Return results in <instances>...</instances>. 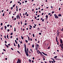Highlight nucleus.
Wrapping results in <instances>:
<instances>
[{"label":"nucleus","instance_id":"nucleus-1","mask_svg":"<svg viewBox=\"0 0 63 63\" xmlns=\"http://www.w3.org/2000/svg\"><path fill=\"white\" fill-rule=\"evenodd\" d=\"M24 46L25 47L24 51L25 53H26V55L27 56H29V54L28 53H27V50L26 49V46L25 44H24Z\"/></svg>","mask_w":63,"mask_h":63},{"label":"nucleus","instance_id":"nucleus-2","mask_svg":"<svg viewBox=\"0 0 63 63\" xmlns=\"http://www.w3.org/2000/svg\"><path fill=\"white\" fill-rule=\"evenodd\" d=\"M21 62V60L19 59H18L17 62V63H20Z\"/></svg>","mask_w":63,"mask_h":63},{"label":"nucleus","instance_id":"nucleus-3","mask_svg":"<svg viewBox=\"0 0 63 63\" xmlns=\"http://www.w3.org/2000/svg\"><path fill=\"white\" fill-rule=\"evenodd\" d=\"M60 43L61 44V45H62V44L63 43V41H62V39H60Z\"/></svg>","mask_w":63,"mask_h":63},{"label":"nucleus","instance_id":"nucleus-4","mask_svg":"<svg viewBox=\"0 0 63 63\" xmlns=\"http://www.w3.org/2000/svg\"><path fill=\"white\" fill-rule=\"evenodd\" d=\"M38 51H39L38 52H39V53L40 54H41V56H43V54H42V53L40 51H39V50H38Z\"/></svg>","mask_w":63,"mask_h":63},{"label":"nucleus","instance_id":"nucleus-5","mask_svg":"<svg viewBox=\"0 0 63 63\" xmlns=\"http://www.w3.org/2000/svg\"><path fill=\"white\" fill-rule=\"evenodd\" d=\"M55 18H58V17L57 15H56L55 16Z\"/></svg>","mask_w":63,"mask_h":63},{"label":"nucleus","instance_id":"nucleus-6","mask_svg":"<svg viewBox=\"0 0 63 63\" xmlns=\"http://www.w3.org/2000/svg\"><path fill=\"white\" fill-rule=\"evenodd\" d=\"M58 40V39H57V36H56V42H58V40Z\"/></svg>","mask_w":63,"mask_h":63},{"label":"nucleus","instance_id":"nucleus-7","mask_svg":"<svg viewBox=\"0 0 63 63\" xmlns=\"http://www.w3.org/2000/svg\"><path fill=\"white\" fill-rule=\"evenodd\" d=\"M18 48L19 49V47H20V45H19V44H18Z\"/></svg>","mask_w":63,"mask_h":63},{"label":"nucleus","instance_id":"nucleus-8","mask_svg":"<svg viewBox=\"0 0 63 63\" xmlns=\"http://www.w3.org/2000/svg\"><path fill=\"white\" fill-rule=\"evenodd\" d=\"M40 28H38L37 29L38 31H38V32H40Z\"/></svg>","mask_w":63,"mask_h":63},{"label":"nucleus","instance_id":"nucleus-9","mask_svg":"<svg viewBox=\"0 0 63 63\" xmlns=\"http://www.w3.org/2000/svg\"><path fill=\"white\" fill-rule=\"evenodd\" d=\"M29 61L30 63H31V60L30 59H29Z\"/></svg>","mask_w":63,"mask_h":63},{"label":"nucleus","instance_id":"nucleus-10","mask_svg":"<svg viewBox=\"0 0 63 63\" xmlns=\"http://www.w3.org/2000/svg\"><path fill=\"white\" fill-rule=\"evenodd\" d=\"M60 33V32H58V33H57V35L58 36V35H59Z\"/></svg>","mask_w":63,"mask_h":63},{"label":"nucleus","instance_id":"nucleus-11","mask_svg":"<svg viewBox=\"0 0 63 63\" xmlns=\"http://www.w3.org/2000/svg\"><path fill=\"white\" fill-rule=\"evenodd\" d=\"M9 36L8 34H7V38L8 39H9V38L8 37Z\"/></svg>","mask_w":63,"mask_h":63},{"label":"nucleus","instance_id":"nucleus-12","mask_svg":"<svg viewBox=\"0 0 63 63\" xmlns=\"http://www.w3.org/2000/svg\"><path fill=\"white\" fill-rule=\"evenodd\" d=\"M61 16V15L60 14H59L58 15V16Z\"/></svg>","mask_w":63,"mask_h":63},{"label":"nucleus","instance_id":"nucleus-13","mask_svg":"<svg viewBox=\"0 0 63 63\" xmlns=\"http://www.w3.org/2000/svg\"><path fill=\"white\" fill-rule=\"evenodd\" d=\"M36 44V45H37L38 48H39V45H38V44Z\"/></svg>","mask_w":63,"mask_h":63},{"label":"nucleus","instance_id":"nucleus-14","mask_svg":"<svg viewBox=\"0 0 63 63\" xmlns=\"http://www.w3.org/2000/svg\"><path fill=\"white\" fill-rule=\"evenodd\" d=\"M17 52H18V53H19V54H20V52H19V51H17Z\"/></svg>","mask_w":63,"mask_h":63},{"label":"nucleus","instance_id":"nucleus-15","mask_svg":"<svg viewBox=\"0 0 63 63\" xmlns=\"http://www.w3.org/2000/svg\"><path fill=\"white\" fill-rule=\"evenodd\" d=\"M21 38L22 40L24 39L23 37H22V36H21Z\"/></svg>","mask_w":63,"mask_h":63},{"label":"nucleus","instance_id":"nucleus-16","mask_svg":"<svg viewBox=\"0 0 63 63\" xmlns=\"http://www.w3.org/2000/svg\"><path fill=\"white\" fill-rule=\"evenodd\" d=\"M57 57H58L57 56H56L54 57V58H57Z\"/></svg>","mask_w":63,"mask_h":63},{"label":"nucleus","instance_id":"nucleus-17","mask_svg":"<svg viewBox=\"0 0 63 63\" xmlns=\"http://www.w3.org/2000/svg\"><path fill=\"white\" fill-rule=\"evenodd\" d=\"M32 47H34V45L33 44L32 45Z\"/></svg>","mask_w":63,"mask_h":63},{"label":"nucleus","instance_id":"nucleus-18","mask_svg":"<svg viewBox=\"0 0 63 63\" xmlns=\"http://www.w3.org/2000/svg\"><path fill=\"white\" fill-rule=\"evenodd\" d=\"M28 41H30V38H29V36L28 37Z\"/></svg>","mask_w":63,"mask_h":63},{"label":"nucleus","instance_id":"nucleus-19","mask_svg":"<svg viewBox=\"0 0 63 63\" xmlns=\"http://www.w3.org/2000/svg\"><path fill=\"white\" fill-rule=\"evenodd\" d=\"M61 47L62 49H63V47L62 46V44H61Z\"/></svg>","mask_w":63,"mask_h":63},{"label":"nucleus","instance_id":"nucleus-20","mask_svg":"<svg viewBox=\"0 0 63 63\" xmlns=\"http://www.w3.org/2000/svg\"><path fill=\"white\" fill-rule=\"evenodd\" d=\"M56 42H57V43H57V45H59V42H58H58L57 41H56Z\"/></svg>","mask_w":63,"mask_h":63},{"label":"nucleus","instance_id":"nucleus-21","mask_svg":"<svg viewBox=\"0 0 63 63\" xmlns=\"http://www.w3.org/2000/svg\"><path fill=\"white\" fill-rule=\"evenodd\" d=\"M16 17L17 19H18V15H17V16H16Z\"/></svg>","mask_w":63,"mask_h":63},{"label":"nucleus","instance_id":"nucleus-22","mask_svg":"<svg viewBox=\"0 0 63 63\" xmlns=\"http://www.w3.org/2000/svg\"><path fill=\"white\" fill-rule=\"evenodd\" d=\"M46 17L47 18H48V15H46Z\"/></svg>","mask_w":63,"mask_h":63},{"label":"nucleus","instance_id":"nucleus-23","mask_svg":"<svg viewBox=\"0 0 63 63\" xmlns=\"http://www.w3.org/2000/svg\"><path fill=\"white\" fill-rule=\"evenodd\" d=\"M16 5V4H15L13 6V8H14V7H15V5Z\"/></svg>","mask_w":63,"mask_h":63},{"label":"nucleus","instance_id":"nucleus-24","mask_svg":"<svg viewBox=\"0 0 63 63\" xmlns=\"http://www.w3.org/2000/svg\"><path fill=\"white\" fill-rule=\"evenodd\" d=\"M3 27H2L1 28H0L1 30H3Z\"/></svg>","mask_w":63,"mask_h":63},{"label":"nucleus","instance_id":"nucleus-25","mask_svg":"<svg viewBox=\"0 0 63 63\" xmlns=\"http://www.w3.org/2000/svg\"><path fill=\"white\" fill-rule=\"evenodd\" d=\"M10 25L9 24V25H7V27H8L9 26H10Z\"/></svg>","mask_w":63,"mask_h":63},{"label":"nucleus","instance_id":"nucleus-26","mask_svg":"<svg viewBox=\"0 0 63 63\" xmlns=\"http://www.w3.org/2000/svg\"><path fill=\"white\" fill-rule=\"evenodd\" d=\"M25 41L26 42V43H28V41H27V40H26Z\"/></svg>","mask_w":63,"mask_h":63},{"label":"nucleus","instance_id":"nucleus-27","mask_svg":"<svg viewBox=\"0 0 63 63\" xmlns=\"http://www.w3.org/2000/svg\"><path fill=\"white\" fill-rule=\"evenodd\" d=\"M57 60H61L59 59V58L57 59Z\"/></svg>","mask_w":63,"mask_h":63},{"label":"nucleus","instance_id":"nucleus-28","mask_svg":"<svg viewBox=\"0 0 63 63\" xmlns=\"http://www.w3.org/2000/svg\"><path fill=\"white\" fill-rule=\"evenodd\" d=\"M2 25H3V23H1V26H2Z\"/></svg>","mask_w":63,"mask_h":63},{"label":"nucleus","instance_id":"nucleus-29","mask_svg":"<svg viewBox=\"0 0 63 63\" xmlns=\"http://www.w3.org/2000/svg\"><path fill=\"white\" fill-rule=\"evenodd\" d=\"M61 9V8H59V11H60V9Z\"/></svg>","mask_w":63,"mask_h":63},{"label":"nucleus","instance_id":"nucleus-30","mask_svg":"<svg viewBox=\"0 0 63 63\" xmlns=\"http://www.w3.org/2000/svg\"><path fill=\"white\" fill-rule=\"evenodd\" d=\"M4 28H7V26H4Z\"/></svg>","mask_w":63,"mask_h":63},{"label":"nucleus","instance_id":"nucleus-31","mask_svg":"<svg viewBox=\"0 0 63 63\" xmlns=\"http://www.w3.org/2000/svg\"><path fill=\"white\" fill-rule=\"evenodd\" d=\"M45 55H46V56H47V54L45 53L44 54Z\"/></svg>","mask_w":63,"mask_h":63},{"label":"nucleus","instance_id":"nucleus-32","mask_svg":"<svg viewBox=\"0 0 63 63\" xmlns=\"http://www.w3.org/2000/svg\"><path fill=\"white\" fill-rule=\"evenodd\" d=\"M3 50H4V51H6V50H5V49H3Z\"/></svg>","mask_w":63,"mask_h":63},{"label":"nucleus","instance_id":"nucleus-33","mask_svg":"<svg viewBox=\"0 0 63 63\" xmlns=\"http://www.w3.org/2000/svg\"><path fill=\"white\" fill-rule=\"evenodd\" d=\"M29 26H30V27H31V28H32V26H31V25H30Z\"/></svg>","mask_w":63,"mask_h":63},{"label":"nucleus","instance_id":"nucleus-34","mask_svg":"<svg viewBox=\"0 0 63 63\" xmlns=\"http://www.w3.org/2000/svg\"><path fill=\"white\" fill-rule=\"evenodd\" d=\"M6 47H7V48H8L9 47V46L7 45H6Z\"/></svg>","mask_w":63,"mask_h":63},{"label":"nucleus","instance_id":"nucleus-35","mask_svg":"<svg viewBox=\"0 0 63 63\" xmlns=\"http://www.w3.org/2000/svg\"><path fill=\"white\" fill-rule=\"evenodd\" d=\"M5 15V13H3L2 15V16H4V15Z\"/></svg>","mask_w":63,"mask_h":63},{"label":"nucleus","instance_id":"nucleus-36","mask_svg":"<svg viewBox=\"0 0 63 63\" xmlns=\"http://www.w3.org/2000/svg\"><path fill=\"white\" fill-rule=\"evenodd\" d=\"M7 59H8L7 58H5V60H7Z\"/></svg>","mask_w":63,"mask_h":63},{"label":"nucleus","instance_id":"nucleus-37","mask_svg":"<svg viewBox=\"0 0 63 63\" xmlns=\"http://www.w3.org/2000/svg\"><path fill=\"white\" fill-rule=\"evenodd\" d=\"M42 53H43V54H44V55H45V53L43 52H42Z\"/></svg>","mask_w":63,"mask_h":63},{"label":"nucleus","instance_id":"nucleus-38","mask_svg":"<svg viewBox=\"0 0 63 63\" xmlns=\"http://www.w3.org/2000/svg\"><path fill=\"white\" fill-rule=\"evenodd\" d=\"M13 34V32H11L10 35H12Z\"/></svg>","mask_w":63,"mask_h":63},{"label":"nucleus","instance_id":"nucleus-39","mask_svg":"<svg viewBox=\"0 0 63 63\" xmlns=\"http://www.w3.org/2000/svg\"><path fill=\"white\" fill-rule=\"evenodd\" d=\"M16 31V28H14V31L15 32Z\"/></svg>","mask_w":63,"mask_h":63},{"label":"nucleus","instance_id":"nucleus-40","mask_svg":"<svg viewBox=\"0 0 63 63\" xmlns=\"http://www.w3.org/2000/svg\"><path fill=\"white\" fill-rule=\"evenodd\" d=\"M32 35H33V37H34L35 35H34V34H33Z\"/></svg>","mask_w":63,"mask_h":63},{"label":"nucleus","instance_id":"nucleus-41","mask_svg":"<svg viewBox=\"0 0 63 63\" xmlns=\"http://www.w3.org/2000/svg\"><path fill=\"white\" fill-rule=\"evenodd\" d=\"M27 51H29V50H28V48H27Z\"/></svg>","mask_w":63,"mask_h":63},{"label":"nucleus","instance_id":"nucleus-42","mask_svg":"<svg viewBox=\"0 0 63 63\" xmlns=\"http://www.w3.org/2000/svg\"><path fill=\"white\" fill-rule=\"evenodd\" d=\"M27 12H26V13H25V15H27Z\"/></svg>","mask_w":63,"mask_h":63},{"label":"nucleus","instance_id":"nucleus-43","mask_svg":"<svg viewBox=\"0 0 63 63\" xmlns=\"http://www.w3.org/2000/svg\"><path fill=\"white\" fill-rule=\"evenodd\" d=\"M18 19H20V17L19 16H18Z\"/></svg>","mask_w":63,"mask_h":63},{"label":"nucleus","instance_id":"nucleus-44","mask_svg":"<svg viewBox=\"0 0 63 63\" xmlns=\"http://www.w3.org/2000/svg\"><path fill=\"white\" fill-rule=\"evenodd\" d=\"M19 15L20 16H21V13H20Z\"/></svg>","mask_w":63,"mask_h":63},{"label":"nucleus","instance_id":"nucleus-45","mask_svg":"<svg viewBox=\"0 0 63 63\" xmlns=\"http://www.w3.org/2000/svg\"><path fill=\"white\" fill-rule=\"evenodd\" d=\"M27 23H25V25H27Z\"/></svg>","mask_w":63,"mask_h":63},{"label":"nucleus","instance_id":"nucleus-46","mask_svg":"<svg viewBox=\"0 0 63 63\" xmlns=\"http://www.w3.org/2000/svg\"><path fill=\"white\" fill-rule=\"evenodd\" d=\"M40 16L39 15H38L37 16V17H40Z\"/></svg>","mask_w":63,"mask_h":63},{"label":"nucleus","instance_id":"nucleus-47","mask_svg":"<svg viewBox=\"0 0 63 63\" xmlns=\"http://www.w3.org/2000/svg\"><path fill=\"white\" fill-rule=\"evenodd\" d=\"M7 31H8V32H9V31H10V30L8 29L7 30Z\"/></svg>","mask_w":63,"mask_h":63},{"label":"nucleus","instance_id":"nucleus-48","mask_svg":"<svg viewBox=\"0 0 63 63\" xmlns=\"http://www.w3.org/2000/svg\"><path fill=\"white\" fill-rule=\"evenodd\" d=\"M54 11H53L52 12V14H53V13H54Z\"/></svg>","mask_w":63,"mask_h":63},{"label":"nucleus","instance_id":"nucleus-49","mask_svg":"<svg viewBox=\"0 0 63 63\" xmlns=\"http://www.w3.org/2000/svg\"><path fill=\"white\" fill-rule=\"evenodd\" d=\"M11 49H12V50H14V49H13V48H11Z\"/></svg>","mask_w":63,"mask_h":63},{"label":"nucleus","instance_id":"nucleus-50","mask_svg":"<svg viewBox=\"0 0 63 63\" xmlns=\"http://www.w3.org/2000/svg\"><path fill=\"white\" fill-rule=\"evenodd\" d=\"M42 34V33H39V35H41Z\"/></svg>","mask_w":63,"mask_h":63},{"label":"nucleus","instance_id":"nucleus-51","mask_svg":"<svg viewBox=\"0 0 63 63\" xmlns=\"http://www.w3.org/2000/svg\"><path fill=\"white\" fill-rule=\"evenodd\" d=\"M63 31V28H62V30H61V31Z\"/></svg>","mask_w":63,"mask_h":63},{"label":"nucleus","instance_id":"nucleus-52","mask_svg":"<svg viewBox=\"0 0 63 63\" xmlns=\"http://www.w3.org/2000/svg\"><path fill=\"white\" fill-rule=\"evenodd\" d=\"M53 61L54 62V63H55V61L54 60H53Z\"/></svg>","mask_w":63,"mask_h":63},{"label":"nucleus","instance_id":"nucleus-53","mask_svg":"<svg viewBox=\"0 0 63 63\" xmlns=\"http://www.w3.org/2000/svg\"><path fill=\"white\" fill-rule=\"evenodd\" d=\"M13 7H12L11 8V10H13Z\"/></svg>","mask_w":63,"mask_h":63},{"label":"nucleus","instance_id":"nucleus-54","mask_svg":"<svg viewBox=\"0 0 63 63\" xmlns=\"http://www.w3.org/2000/svg\"><path fill=\"white\" fill-rule=\"evenodd\" d=\"M14 45L15 47H16V44H15V43H14Z\"/></svg>","mask_w":63,"mask_h":63},{"label":"nucleus","instance_id":"nucleus-55","mask_svg":"<svg viewBox=\"0 0 63 63\" xmlns=\"http://www.w3.org/2000/svg\"><path fill=\"white\" fill-rule=\"evenodd\" d=\"M50 14H51V13H50L48 14V15H50Z\"/></svg>","mask_w":63,"mask_h":63},{"label":"nucleus","instance_id":"nucleus-56","mask_svg":"<svg viewBox=\"0 0 63 63\" xmlns=\"http://www.w3.org/2000/svg\"><path fill=\"white\" fill-rule=\"evenodd\" d=\"M12 2H13V1H10V3H12Z\"/></svg>","mask_w":63,"mask_h":63},{"label":"nucleus","instance_id":"nucleus-57","mask_svg":"<svg viewBox=\"0 0 63 63\" xmlns=\"http://www.w3.org/2000/svg\"><path fill=\"white\" fill-rule=\"evenodd\" d=\"M5 44H7V41H5Z\"/></svg>","mask_w":63,"mask_h":63},{"label":"nucleus","instance_id":"nucleus-58","mask_svg":"<svg viewBox=\"0 0 63 63\" xmlns=\"http://www.w3.org/2000/svg\"><path fill=\"white\" fill-rule=\"evenodd\" d=\"M12 37H13V36H10V38H12Z\"/></svg>","mask_w":63,"mask_h":63},{"label":"nucleus","instance_id":"nucleus-59","mask_svg":"<svg viewBox=\"0 0 63 63\" xmlns=\"http://www.w3.org/2000/svg\"><path fill=\"white\" fill-rule=\"evenodd\" d=\"M15 43H17V41H16V40H15Z\"/></svg>","mask_w":63,"mask_h":63},{"label":"nucleus","instance_id":"nucleus-60","mask_svg":"<svg viewBox=\"0 0 63 63\" xmlns=\"http://www.w3.org/2000/svg\"><path fill=\"white\" fill-rule=\"evenodd\" d=\"M17 3H20V2L19 1H18L17 2Z\"/></svg>","mask_w":63,"mask_h":63},{"label":"nucleus","instance_id":"nucleus-61","mask_svg":"<svg viewBox=\"0 0 63 63\" xmlns=\"http://www.w3.org/2000/svg\"><path fill=\"white\" fill-rule=\"evenodd\" d=\"M16 40L17 41L18 39V38H17L16 39Z\"/></svg>","mask_w":63,"mask_h":63},{"label":"nucleus","instance_id":"nucleus-62","mask_svg":"<svg viewBox=\"0 0 63 63\" xmlns=\"http://www.w3.org/2000/svg\"><path fill=\"white\" fill-rule=\"evenodd\" d=\"M20 43L21 44H22V41H21L20 42Z\"/></svg>","mask_w":63,"mask_h":63},{"label":"nucleus","instance_id":"nucleus-63","mask_svg":"<svg viewBox=\"0 0 63 63\" xmlns=\"http://www.w3.org/2000/svg\"><path fill=\"white\" fill-rule=\"evenodd\" d=\"M14 20H16V18H14Z\"/></svg>","mask_w":63,"mask_h":63},{"label":"nucleus","instance_id":"nucleus-64","mask_svg":"<svg viewBox=\"0 0 63 63\" xmlns=\"http://www.w3.org/2000/svg\"><path fill=\"white\" fill-rule=\"evenodd\" d=\"M51 62L52 63H54V62H53V61H51Z\"/></svg>","mask_w":63,"mask_h":63}]
</instances>
